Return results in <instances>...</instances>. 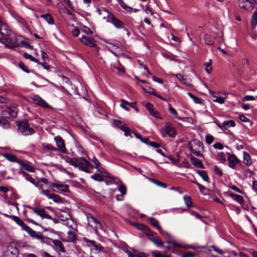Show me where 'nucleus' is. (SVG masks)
Listing matches in <instances>:
<instances>
[{
  "instance_id": "nucleus-56",
  "label": "nucleus",
  "mask_w": 257,
  "mask_h": 257,
  "mask_svg": "<svg viewBox=\"0 0 257 257\" xmlns=\"http://www.w3.org/2000/svg\"><path fill=\"white\" fill-rule=\"evenodd\" d=\"M19 66L24 71H25V72H26L27 73H29L30 72V71H29L28 68L26 67V66L24 65V64L23 62H20L19 63Z\"/></svg>"
},
{
  "instance_id": "nucleus-25",
  "label": "nucleus",
  "mask_w": 257,
  "mask_h": 257,
  "mask_svg": "<svg viewBox=\"0 0 257 257\" xmlns=\"http://www.w3.org/2000/svg\"><path fill=\"white\" fill-rule=\"evenodd\" d=\"M229 196L234 200L236 201L237 202H238L240 204H242L244 202V199L243 198L237 194H235L233 193H230Z\"/></svg>"
},
{
  "instance_id": "nucleus-1",
  "label": "nucleus",
  "mask_w": 257,
  "mask_h": 257,
  "mask_svg": "<svg viewBox=\"0 0 257 257\" xmlns=\"http://www.w3.org/2000/svg\"><path fill=\"white\" fill-rule=\"evenodd\" d=\"M65 160L67 163H69L72 166L78 167L80 170L86 172H88L87 169L92 166L91 163L83 157L72 158L66 157Z\"/></svg>"
},
{
  "instance_id": "nucleus-28",
  "label": "nucleus",
  "mask_w": 257,
  "mask_h": 257,
  "mask_svg": "<svg viewBox=\"0 0 257 257\" xmlns=\"http://www.w3.org/2000/svg\"><path fill=\"white\" fill-rule=\"evenodd\" d=\"M68 241L74 242L76 240V234L72 231H69L67 233Z\"/></svg>"
},
{
  "instance_id": "nucleus-48",
  "label": "nucleus",
  "mask_w": 257,
  "mask_h": 257,
  "mask_svg": "<svg viewBox=\"0 0 257 257\" xmlns=\"http://www.w3.org/2000/svg\"><path fill=\"white\" fill-rule=\"evenodd\" d=\"M192 182L197 185L199 189L200 192L201 193L205 194V191H206V188L203 186H202V185L200 184L199 183L196 181H192Z\"/></svg>"
},
{
  "instance_id": "nucleus-21",
  "label": "nucleus",
  "mask_w": 257,
  "mask_h": 257,
  "mask_svg": "<svg viewBox=\"0 0 257 257\" xmlns=\"http://www.w3.org/2000/svg\"><path fill=\"white\" fill-rule=\"evenodd\" d=\"M3 156L7 159L8 160L13 162H17L18 163L19 161H20V160L17 159L16 156L13 154L11 153H6L3 154Z\"/></svg>"
},
{
  "instance_id": "nucleus-22",
  "label": "nucleus",
  "mask_w": 257,
  "mask_h": 257,
  "mask_svg": "<svg viewBox=\"0 0 257 257\" xmlns=\"http://www.w3.org/2000/svg\"><path fill=\"white\" fill-rule=\"evenodd\" d=\"M191 163L197 168H203L204 166L201 161L198 159L194 157H192L190 158Z\"/></svg>"
},
{
  "instance_id": "nucleus-19",
  "label": "nucleus",
  "mask_w": 257,
  "mask_h": 257,
  "mask_svg": "<svg viewBox=\"0 0 257 257\" xmlns=\"http://www.w3.org/2000/svg\"><path fill=\"white\" fill-rule=\"evenodd\" d=\"M5 215L12 218V219L13 220H14L18 224H19L20 226H22L24 229H25L26 226H28L27 225L25 224L24 222H23V221L22 220H21L18 216H14V215L10 216V215H7V214H5Z\"/></svg>"
},
{
  "instance_id": "nucleus-57",
  "label": "nucleus",
  "mask_w": 257,
  "mask_h": 257,
  "mask_svg": "<svg viewBox=\"0 0 257 257\" xmlns=\"http://www.w3.org/2000/svg\"><path fill=\"white\" fill-rule=\"evenodd\" d=\"M43 147L44 148H46L48 150H51V151H55L57 150V149L56 148L54 147L53 146H52L50 144H46V145H44V144L43 145Z\"/></svg>"
},
{
  "instance_id": "nucleus-6",
  "label": "nucleus",
  "mask_w": 257,
  "mask_h": 257,
  "mask_svg": "<svg viewBox=\"0 0 257 257\" xmlns=\"http://www.w3.org/2000/svg\"><path fill=\"white\" fill-rule=\"evenodd\" d=\"M17 113L18 111L16 107L15 106H11L3 110L2 112V115L3 117L11 118L16 117L17 115Z\"/></svg>"
},
{
  "instance_id": "nucleus-49",
  "label": "nucleus",
  "mask_w": 257,
  "mask_h": 257,
  "mask_svg": "<svg viewBox=\"0 0 257 257\" xmlns=\"http://www.w3.org/2000/svg\"><path fill=\"white\" fill-rule=\"evenodd\" d=\"M143 232L145 234L148 236L149 237L153 236L154 234L147 226H146V228H144Z\"/></svg>"
},
{
  "instance_id": "nucleus-54",
  "label": "nucleus",
  "mask_w": 257,
  "mask_h": 257,
  "mask_svg": "<svg viewBox=\"0 0 257 257\" xmlns=\"http://www.w3.org/2000/svg\"><path fill=\"white\" fill-rule=\"evenodd\" d=\"M214 138L212 136L207 135L205 137L206 142L208 144H211L213 141Z\"/></svg>"
},
{
  "instance_id": "nucleus-15",
  "label": "nucleus",
  "mask_w": 257,
  "mask_h": 257,
  "mask_svg": "<svg viewBox=\"0 0 257 257\" xmlns=\"http://www.w3.org/2000/svg\"><path fill=\"white\" fill-rule=\"evenodd\" d=\"M229 155L228 157V161L229 162V166L232 168H234V166L238 163V159L234 155H231L228 154Z\"/></svg>"
},
{
  "instance_id": "nucleus-5",
  "label": "nucleus",
  "mask_w": 257,
  "mask_h": 257,
  "mask_svg": "<svg viewBox=\"0 0 257 257\" xmlns=\"http://www.w3.org/2000/svg\"><path fill=\"white\" fill-rule=\"evenodd\" d=\"M255 0H239V7L247 11H251L254 6Z\"/></svg>"
},
{
  "instance_id": "nucleus-30",
  "label": "nucleus",
  "mask_w": 257,
  "mask_h": 257,
  "mask_svg": "<svg viewBox=\"0 0 257 257\" xmlns=\"http://www.w3.org/2000/svg\"><path fill=\"white\" fill-rule=\"evenodd\" d=\"M149 238L150 240H151L154 244H155L158 246H162L163 244V243L162 241V240H160V239H156L154 237V235H153V236H152L149 237Z\"/></svg>"
},
{
  "instance_id": "nucleus-39",
  "label": "nucleus",
  "mask_w": 257,
  "mask_h": 257,
  "mask_svg": "<svg viewBox=\"0 0 257 257\" xmlns=\"http://www.w3.org/2000/svg\"><path fill=\"white\" fill-rule=\"evenodd\" d=\"M118 190L121 193V196H124V195H125L126 193V187L123 184H121L119 186V187L118 188Z\"/></svg>"
},
{
  "instance_id": "nucleus-55",
  "label": "nucleus",
  "mask_w": 257,
  "mask_h": 257,
  "mask_svg": "<svg viewBox=\"0 0 257 257\" xmlns=\"http://www.w3.org/2000/svg\"><path fill=\"white\" fill-rule=\"evenodd\" d=\"M254 100H255V97L251 95L244 96L242 99V101H252Z\"/></svg>"
},
{
  "instance_id": "nucleus-51",
  "label": "nucleus",
  "mask_w": 257,
  "mask_h": 257,
  "mask_svg": "<svg viewBox=\"0 0 257 257\" xmlns=\"http://www.w3.org/2000/svg\"><path fill=\"white\" fill-rule=\"evenodd\" d=\"M114 124L116 126L118 127L121 130V128H122V126H126L125 124H121V122L119 120H114Z\"/></svg>"
},
{
  "instance_id": "nucleus-60",
  "label": "nucleus",
  "mask_w": 257,
  "mask_h": 257,
  "mask_svg": "<svg viewBox=\"0 0 257 257\" xmlns=\"http://www.w3.org/2000/svg\"><path fill=\"white\" fill-rule=\"evenodd\" d=\"M211 247L212 248L214 251L219 253L220 254H222L224 253V251L223 250H222L219 248H218L214 245H212L211 246Z\"/></svg>"
},
{
  "instance_id": "nucleus-42",
  "label": "nucleus",
  "mask_w": 257,
  "mask_h": 257,
  "mask_svg": "<svg viewBox=\"0 0 257 257\" xmlns=\"http://www.w3.org/2000/svg\"><path fill=\"white\" fill-rule=\"evenodd\" d=\"M91 178L95 181H99V182L102 181L104 180V179L102 176H101L100 174H96V173L92 175L91 176Z\"/></svg>"
},
{
  "instance_id": "nucleus-32",
  "label": "nucleus",
  "mask_w": 257,
  "mask_h": 257,
  "mask_svg": "<svg viewBox=\"0 0 257 257\" xmlns=\"http://www.w3.org/2000/svg\"><path fill=\"white\" fill-rule=\"evenodd\" d=\"M205 43L208 45H212L213 44V39L209 35L206 34L204 36Z\"/></svg>"
},
{
  "instance_id": "nucleus-11",
  "label": "nucleus",
  "mask_w": 257,
  "mask_h": 257,
  "mask_svg": "<svg viewBox=\"0 0 257 257\" xmlns=\"http://www.w3.org/2000/svg\"><path fill=\"white\" fill-rule=\"evenodd\" d=\"M6 253L8 255L11 254L12 257H16L18 254V249L15 244L10 243L7 247Z\"/></svg>"
},
{
  "instance_id": "nucleus-35",
  "label": "nucleus",
  "mask_w": 257,
  "mask_h": 257,
  "mask_svg": "<svg viewBox=\"0 0 257 257\" xmlns=\"http://www.w3.org/2000/svg\"><path fill=\"white\" fill-rule=\"evenodd\" d=\"M90 218L92 220V221L96 225V226L95 227V232L97 231V229L98 228H101L102 226L99 221L98 219L94 217L93 216H91Z\"/></svg>"
},
{
  "instance_id": "nucleus-27",
  "label": "nucleus",
  "mask_w": 257,
  "mask_h": 257,
  "mask_svg": "<svg viewBox=\"0 0 257 257\" xmlns=\"http://www.w3.org/2000/svg\"><path fill=\"white\" fill-rule=\"evenodd\" d=\"M41 17L45 19L50 24L54 23L53 18L50 14H43L41 15Z\"/></svg>"
},
{
  "instance_id": "nucleus-58",
  "label": "nucleus",
  "mask_w": 257,
  "mask_h": 257,
  "mask_svg": "<svg viewBox=\"0 0 257 257\" xmlns=\"http://www.w3.org/2000/svg\"><path fill=\"white\" fill-rule=\"evenodd\" d=\"M213 101L218 102L220 104H223L224 102V99L223 97H216V98L213 100Z\"/></svg>"
},
{
  "instance_id": "nucleus-61",
  "label": "nucleus",
  "mask_w": 257,
  "mask_h": 257,
  "mask_svg": "<svg viewBox=\"0 0 257 257\" xmlns=\"http://www.w3.org/2000/svg\"><path fill=\"white\" fill-rule=\"evenodd\" d=\"M230 188L239 193L243 194V192L235 185H231L230 186Z\"/></svg>"
},
{
  "instance_id": "nucleus-63",
  "label": "nucleus",
  "mask_w": 257,
  "mask_h": 257,
  "mask_svg": "<svg viewBox=\"0 0 257 257\" xmlns=\"http://www.w3.org/2000/svg\"><path fill=\"white\" fill-rule=\"evenodd\" d=\"M214 171L216 174L221 176L222 175V172L221 170L216 166H214Z\"/></svg>"
},
{
  "instance_id": "nucleus-8",
  "label": "nucleus",
  "mask_w": 257,
  "mask_h": 257,
  "mask_svg": "<svg viewBox=\"0 0 257 257\" xmlns=\"http://www.w3.org/2000/svg\"><path fill=\"white\" fill-rule=\"evenodd\" d=\"M107 18V21L112 23L116 28L120 29L123 28L122 23L116 18L112 13H108Z\"/></svg>"
},
{
  "instance_id": "nucleus-3",
  "label": "nucleus",
  "mask_w": 257,
  "mask_h": 257,
  "mask_svg": "<svg viewBox=\"0 0 257 257\" xmlns=\"http://www.w3.org/2000/svg\"><path fill=\"white\" fill-rule=\"evenodd\" d=\"M11 33V30L9 28L8 25L3 22L2 20H0V41L4 44V41H6L7 39L10 37Z\"/></svg>"
},
{
  "instance_id": "nucleus-2",
  "label": "nucleus",
  "mask_w": 257,
  "mask_h": 257,
  "mask_svg": "<svg viewBox=\"0 0 257 257\" xmlns=\"http://www.w3.org/2000/svg\"><path fill=\"white\" fill-rule=\"evenodd\" d=\"M17 124L18 126V131L24 136L32 135L35 132L34 130L30 127L27 120L17 122Z\"/></svg>"
},
{
  "instance_id": "nucleus-17",
  "label": "nucleus",
  "mask_w": 257,
  "mask_h": 257,
  "mask_svg": "<svg viewBox=\"0 0 257 257\" xmlns=\"http://www.w3.org/2000/svg\"><path fill=\"white\" fill-rule=\"evenodd\" d=\"M18 164H19L25 170L31 172H34L35 169L34 168L31 166L30 163L28 162H24L21 160L18 162Z\"/></svg>"
},
{
  "instance_id": "nucleus-64",
  "label": "nucleus",
  "mask_w": 257,
  "mask_h": 257,
  "mask_svg": "<svg viewBox=\"0 0 257 257\" xmlns=\"http://www.w3.org/2000/svg\"><path fill=\"white\" fill-rule=\"evenodd\" d=\"M72 34L75 37H77L80 34V30L78 28H75L72 31Z\"/></svg>"
},
{
  "instance_id": "nucleus-44",
  "label": "nucleus",
  "mask_w": 257,
  "mask_h": 257,
  "mask_svg": "<svg viewBox=\"0 0 257 257\" xmlns=\"http://www.w3.org/2000/svg\"><path fill=\"white\" fill-rule=\"evenodd\" d=\"M121 7L125 10H126V11L128 12H132V8L129 6H127L125 3H124L123 1H121L120 3H119Z\"/></svg>"
},
{
  "instance_id": "nucleus-7",
  "label": "nucleus",
  "mask_w": 257,
  "mask_h": 257,
  "mask_svg": "<svg viewBox=\"0 0 257 257\" xmlns=\"http://www.w3.org/2000/svg\"><path fill=\"white\" fill-rule=\"evenodd\" d=\"M28 208L32 209L35 213L38 215L42 218L53 219L52 216L49 215L44 208L41 207H33L32 206H28Z\"/></svg>"
},
{
  "instance_id": "nucleus-53",
  "label": "nucleus",
  "mask_w": 257,
  "mask_h": 257,
  "mask_svg": "<svg viewBox=\"0 0 257 257\" xmlns=\"http://www.w3.org/2000/svg\"><path fill=\"white\" fill-rule=\"evenodd\" d=\"M238 117L242 121L245 122H250L249 119L247 118L246 116H245L243 114L239 115Z\"/></svg>"
},
{
  "instance_id": "nucleus-43",
  "label": "nucleus",
  "mask_w": 257,
  "mask_h": 257,
  "mask_svg": "<svg viewBox=\"0 0 257 257\" xmlns=\"http://www.w3.org/2000/svg\"><path fill=\"white\" fill-rule=\"evenodd\" d=\"M50 199H52L54 202L57 203L60 202L61 201V198L59 195L55 194H52L50 196Z\"/></svg>"
},
{
  "instance_id": "nucleus-18",
  "label": "nucleus",
  "mask_w": 257,
  "mask_h": 257,
  "mask_svg": "<svg viewBox=\"0 0 257 257\" xmlns=\"http://www.w3.org/2000/svg\"><path fill=\"white\" fill-rule=\"evenodd\" d=\"M146 107L151 115L156 117H159V112L154 110V106L152 103L149 102L147 103Z\"/></svg>"
},
{
  "instance_id": "nucleus-40",
  "label": "nucleus",
  "mask_w": 257,
  "mask_h": 257,
  "mask_svg": "<svg viewBox=\"0 0 257 257\" xmlns=\"http://www.w3.org/2000/svg\"><path fill=\"white\" fill-rule=\"evenodd\" d=\"M223 125L227 127H234L235 125L234 121L232 120H229L228 121H224L223 122Z\"/></svg>"
},
{
  "instance_id": "nucleus-10",
  "label": "nucleus",
  "mask_w": 257,
  "mask_h": 257,
  "mask_svg": "<svg viewBox=\"0 0 257 257\" xmlns=\"http://www.w3.org/2000/svg\"><path fill=\"white\" fill-rule=\"evenodd\" d=\"M54 140L59 150L63 153H66L67 150L65 147L64 141L63 139L61 137L57 136L54 138Z\"/></svg>"
},
{
  "instance_id": "nucleus-50",
  "label": "nucleus",
  "mask_w": 257,
  "mask_h": 257,
  "mask_svg": "<svg viewBox=\"0 0 257 257\" xmlns=\"http://www.w3.org/2000/svg\"><path fill=\"white\" fill-rule=\"evenodd\" d=\"M217 158L218 160L222 162H224L226 161L225 154L223 152L219 153L217 155Z\"/></svg>"
},
{
  "instance_id": "nucleus-38",
  "label": "nucleus",
  "mask_w": 257,
  "mask_h": 257,
  "mask_svg": "<svg viewBox=\"0 0 257 257\" xmlns=\"http://www.w3.org/2000/svg\"><path fill=\"white\" fill-rule=\"evenodd\" d=\"M92 161L95 165V168H96L99 172H102V170H103V169H100L99 167V166L100 165L99 161L95 157H94L92 159Z\"/></svg>"
},
{
  "instance_id": "nucleus-23",
  "label": "nucleus",
  "mask_w": 257,
  "mask_h": 257,
  "mask_svg": "<svg viewBox=\"0 0 257 257\" xmlns=\"http://www.w3.org/2000/svg\"><path fill=\"white\" fill-rule=\"evenodd\" d=\"M52 186L56 188L62 192H66L69 191L68 186L67 185L53 183Z\"/></svg>"
},
{
  "instance_id": "nucleus-9",
  "label": "nucleus",
  "mask_w": 257,
  "mask_h": 257,
  "mask_svg": "<svg viewBox=\"0 0 257 257\" xmlns=\"http://www.w3.org/2000/svg\"><path fill=\"white\" fill-rule=\"evenodd\" d=\"M34 103L43 108H49L50 105L41 97L38 95H35L32 98Z\"/></svg>"
},
{
  "instance_id": "nucleus-16",
  "label": "nucleus",
  "mask_w": 257,
  "mask_h": 257,
  "mask_svg": "<svg viewBox=\"0 0 257 257\" xmlns=\"http://www.w3.org/2000/svg\"><path fill=\"white\" fill-rule=\"evenodd\" d=\"M24 230L27 231L32 237H35V238L40 239H43V237L41 234L36 233L35 231L33 230L28 226H26Z\"/></svg>"
},
{
  "instance_id": "nucleus-31",
  "label": "nucleus",
  "mask_w": 257,
  "mask_h": 257,
  "mask_svg": "<svg viewBox=\"0 0 257 257\" xmlns=\"http://www.w3.org/2000/svg\"><path fill=\"white\" fill-rule=\"evenodd\" d=\"M257 24V11H255L252 16L251 20V26L252 28H254Z\"/></svg>"
},
{
  "instance_id": "nucleus-14",
  "label": "nucleus",
  "mask_w": 257,
  "mask_h": 257,
  "mask_svg": "<svg viewBox=\"0 0 257 257\" xmlns=\"http://www.w3.org/2000/svg\"><path fill=\"white\" fill-rule=\"evenodd\" d=\"M50 240L55 245L56 250L62 252H65V250L63 246V243L59 240L50 239Z\"/></svg>"
},
{
  "instance_id": "nucleus-52",
  "label": "nucleus",
  "mask_w": 257,
  "mask_h": 257,
  "mask_svg": "<svg viewBox=\"0 0 257 257\" xmlns=\"http://www.w3.org/2000/svg\"><path fill=\"white\" fill-rule=\"evenodd\" d=\"M151 253L154 257H168L161 254L160 251L156 250L152 251Z\"/></svg>"
},
{
  "instance_id": "nucleus-29",
  "label": "nucleus",
  "mask_w": 257,
  "mask_h": 257,
  "mask_svg": "<svg viewBox=\"0 0 257 257\" xmlns=\"http://www.w3.org/2000/svg\"><path fill=\"white\" fill-rule=\"evenodd\" d=\"M243 163L247 166H249L251 164L250 156L245 152H244L243 153Z\"/></svg>"
},
{
  "instance_id": "nucleus-13",
  "label": "nucleus",
  "mask_w": 257,
  "mask_h": 257,
  "mask_svg": "<svg viewBox=\"0 0 257 257\" xmlns=\"http://www.w3.org/2000/svg\"><path fill=\"white\" fill-rule=\"evenodd\" d=\"M163 131H166L167 134L171 137H173L175 134V130L174 128L170 126L168 124H166L164 127L161 130V134L163 137H165V134H163Z\"/></svg>"
},
{
  "instance_id": "nucleus-46",
  "label": "nucleus",
  "mask_w": 257,
  "mask_h": 257,
  "mask_svg": "<svg viewBox=\"0 0 257 257\" xmlns=\"http://www.w3.org/2000/svg\"><path fill=\"white\" fill-rule=\"evenodd\" d=\"M81 30L84 32L85 33V34H86L87 35H91L92 34V31H91V30L87 27L86 26H82L81 28Z\"/></svg>"
},
{
  "instance_id": "nucleus-26",
  "label": "nucleus",
  "mask_w": 257,
  "mask_h": 257,
  "mask_svg": "<svg viewBox=\"0 0 257 257\" xmlns=\"http://www.w3.org/2000/svg\"><path fill=\"white\" fill-rule=\"evenodd\" d=\"M196 172L205 181H208L209 178L207 173L203 170H196Z\"/></svg>"
},
{
  "instance_id": "nucleus-41",
  "label": "nucleus",
  "mask_w": 257,
  "mask_h": 257,
  "mask_svg": "<svg viewBox=\"0 0 257 257\" xmlns=\"http://www.w3.org/2000/svg\"><path fill=\"white\" fill-rule=\"evenodd\" d=\"M121 103L120 104V106L126 110H129L128 107L126 106V105H128L129 106H132V103H130L123 99H121Z\"/></svg>"
},
{
  "instance_id": "nucleus-47",
  "label": "nucleus",
  "mask_w": 257,
  "mask_h": 257,
  "mask_svg": "<svg viewBox=\"0 0 257 257\" xmlns=\"http://www.w3.org/2000/svg\"><path fill=\"white\" fill-rule=\"evenodd\" d=\"M121 130L124 132V135L125 136H127V137L131 136V137H132L131 136V129L129 128L128 127H127L126 126H122V128H121Z\"/></svg>"
},
{
  "instance_id": "nucleus-33",
  "label": "nucleus",
  "mask_w": 257,
  "mask_h": 257,
  "mask_svg": "<svg viewBox=\"0 0 257 257\" xmlns=\"http://www.w3.org/2000/svg\"><path fill=\"white\" fill-rule=\"evenodd\" d=\"M149 180L151 182H152L154 183V184H155L156 185H157V186H159L160 187H163L164 188L167 187V185L166 184L162 183L158 180L154 179L153 178H149Z\"/></svg>"
},
{
  "instance_id": "nucleus-4",
  "label": "nucleus",
  "mask_w": 257,
  "mask_h": 257,
  "mask_svg": "<svg viewBox=\"0 0 257 257\" xmlns=\"http://www.w3.org/2000/svg\"><path fill=\"white\" fill-rule=\"evenodd\" d=\"M24 43V38L21 37H17L13 40L10 37L7 39L6 41H4V44L10 48H14L19 47Z\"/></svg>"
},
{
  "instance_id": "nucleus-34",
  "label": "nucleus",
  "mask_w": 257,
  "mask_h": 257,
  "mask_svg": "<svg viewBox=\"0 0 257 257\" xmlns=\"http://www.w3.org/2000/svg\"><path fill=\"white\" fill-rule=\"evenodd\" d=\"M0 124L1 126L5 128H8L10 126V123L7 120L4 119L3 117L0 118Z\"/></svg>"
},
{
  "instance_id": "nucleus-36",
  "label": "nucleus",
  "mask_w": 257,
  "mask_h": 257,
  "mask_svg": "<svg viewBox=\"0 0 257 257\" xmlns=\"http://www.w3.org/2000/svg\"><path fill=\"white\" fill-rule=\"evenodd\" d=\"M25 58L27 59H30L32 61L35 62L38 64H40L39 61L36 58H34L33 56H32L31 55L27 53H25L23 55Z\"/></svg>"
},
{
  "instance_id": "nucleus-20",
  "label": "nucleus",
  "mask_w": 257,
  "mask_h": 257,
  "mask_svg": "<svg viewBox=\"0 0 257 257\" xmlns=\"http://www.w3.org/2000/svg\"><path fill=\"white\" fill-rule=\"evenodd\" d=\"M150 221L152 226L156 227L161 234H164V230L162 229L159 225L158 221L155 218L151 217L150 218Z\"/></svg>"
},
{
  "instance_id": "nucleus-37",
  "label": "nucleus",
  "mask_w": 257,
  "mask_h": 257,
  "mask_svg": "<svg viewBox=\"0 0 257 257\" xmlns=\"http://www.w3.org/2000/svg\"><path fill=\"white\" fill-rule=\"evenodd\" d=\"M184 200L185 202L186 206L188 207H190L192 206V200L190 196L188 195H185L184 196Z\"/></svg>"
},
{
  "instance_id": "nucleus-12",
  "label": "nucleus",
  "mask_w": 257,
  "mask_h": 257,
  "mask_svg": "<svg viewBox=\"0 0 257 257\" xmlns=\"http://www.w3.org/2000/svg\"><path fill=\"white\" fill-rule=\"evenodd\" d=\"M81 41L84 45L90 47H94L96 45L95 41L91 37L83 36L82 37Z\"/></svg>"
},
{
  "instance_id": "nucleus-24",
  "label": "nucleus",
  "mask_w": 257,
  "mask_h": 257,
  "mask_svg": "<svg viewBox=\"0 0 257 257\" xmlns=\"http://www.w3.org/2000/svg\"><path fill=\"white\" fill-rule=\"evenodd\" d=\"M146 92L149 93V94H153L154 96H156L158 97V98H160L162 100L167 101V100L164 98H163L161 95H158L157 93L156 92L155 90L153 88L148 87V89L147 88H143Z\"/></svg>"
},
{
  "instance_id": "nucleus-59",
  "label": "nucleus",
  "mask_w": 257,
  "mask_h": 257,
  "mask_svg": "<svg viewBox=\"0 0 257 257\" xmlns=\"http://www.w3.org/2000/svg\"><path fill=\"white\" fill-rule=\"evenodd\" d=\"M93 246L95 247V249L97 250L102 251L103 249V247L101 246L100 244H98L95 242Z\"/></svg>"
},
{
  "instance_id": "nucleus-45",
  "label": "nucleus",
  "mask_w": 257,
  "mask_h": 257,
  "mask_svg": "<svg viewBox=\"0 0 257 257\" xmlns=\"http://www.w3.org/2000/svg\"><path fill=\"white\" fill-rule=\"evenodd\" d=\"M111 46L110 48L113 50L116 51L117 53L119 54H122V50L120 48L118 47L117 46L114 45L113 44H111Z\"/></svg>"
},
{
  "instance_id": "nucleus-62",
  "label": "nucleus",
  "mask_w": 257,
  "mask_h": 257,
  "mask_svg": "<svg viewBox=\"0 0 257 257\" xmlns=\"http://www.w3.org/2000/svg\"><path fill=\"white\" fill-rule=\"evenodd\" d=\"M213 147L215 149H219V150H222L223 148V145L221 143H217L214 144L213 145Z\"/></svg>"
}]
</instances>
